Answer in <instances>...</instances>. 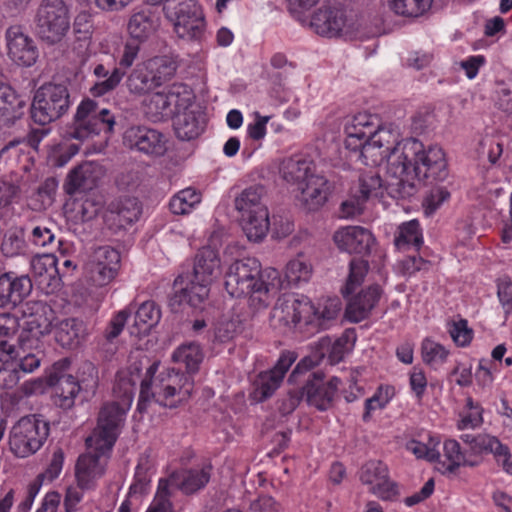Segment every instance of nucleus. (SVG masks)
<instances>
[{
  "mask_svg": "<svg viewBox=\"0 0 512 512\" xmlns=\"http://www.w3.org/2000/svg\"><path fill=\"white\" fill-rule=\"evenodd\" d=\"M391 171L403 181L409 180L417 192L416 180L444 181L448 175L444 151L438 146H429L416 138H406L396 144L391 158Z\"/></svg>",
  "mask_w": 512,
  "mask_h": 512,
  "instance_id": "1",
  "label": "nucleus"
},
{
  "mask_svg": "<svg viewBox=\"0 0 512 512\" xmlns=\"http://www.w3.org/2000/svg\"><path fill=\"white\" fill-rule=\"evenodd\" d=\"M71 361L62 358L56 361L47 375V383L53 388L54 403L64 410L75 405L80 391L94 390L97 387V370L91 362H85L79 368L78 376L67 373Z\"/></svg>",
  "mask_w": 512,
  "mask_h": 512,
  "instance_id": "2",
  "label": "nucleus"
},
{
  "mask_svg": "<svg viewBox=\"0 0 512 512\" xmlns=\"http://www.w3.org/2000/svg\"><path fill=\"white\" fill-rule=\"evenodd\" d=\"M146 6L156 8L163 4L165 17L173 23L179 38L200 41L205 34V18L196 0H143Z\"/></svg>",
  "mask_w": 512,
  "mask_h": 512,
  "instance_id": "3",
  "label": "nucleus"
},
{
  "mask_svg": "<svg viewBox=\"0 0 512 512\" xmlns=\"http://www.w3.org/2000/svg\"><path fill=\"white\" fill-rule=\"evenodd\" d=\"M71 104L67 83L55 81L43 83L33 94L29 107L30 119L44 127L66 115Z\"/></svg>",
  "mask_w": 512,
  "mask_h": 512,
  "instance_id": "4",
  "label": "nucleus"
},
{
  "mask_svg": "<svg viewBox=\"0 0 512 512\" xmlns=\"http://www.w3.org/2000/svg\"><path fill=\"white\" fill-rule=\"evenodd\" d=\"M115 114L107 108H101L90 98L83 99L76 108L71 124L67 127L66 136L80 142L104 132H114Z\"/></svg>",
  "mask_w": 512,
  "mask_h": 512,
  "instance_id": "5",
  "label": "nucleus"
},
{
  "mask_svg": "<svg viewBox=\"0 0 512 512\" xmlns=\"http://www.w3.org/2000/svg\"><path fill=\"white\" fill-rule=\"evenodd\" d=\"M388 134L380 127L377 132L370 136V140L366 142L360 157L366 165H381L387 163V179L385 189L389 196L394 199H407L413 196L414 188L409 180L403 181L397 173L391 171V158L396 151V145L393 148L384 146L382 134Z\"/></svg>",
  "mask_w": 512,
  "mask_h": 512,
  "instance_id": "6",
  "label": "nucleus"
},
{
  "mask_svg": "<svg viewBox=\"0 0 512 512\" xmlns=\"http://www.w3.org/2000/svg\"><path fill=\"white\" fill-rule=\"evenodd\" d=\"M34 34L48 45L61 42L70 29V16L63 0H42L33 17Z\"/></svg>",
  "mask_w": 512,
  "mask_h": 512,
  "instance_id": "7",
  "label": "nucleus"
},
{
  "mask_svg": "<svg viewBox=\"0 0 512 512\" xmlns=\"http://www.w3.org/2000/svg\"><path fill=\"white\" fill-rule=\"evenodd\" d=\"M50 426L41 415L20 418L12 427L9 436L11 451L17 457H27L37 452L49 436Z\"/></svg>",
  "mask_w": 512,
  "mask_h": 512,
  "instance_id": "8",
  "label": "nucleus"
},
{
  "mask_svg": "<svg viewBox=\"0 0 512 512\" xmlns=\"http://www.w3.org/2000/svg\"><path fill=\"white\" fill-rule=\"evenodd\" d=\"M324 377L325 375L321 371L310 373L306 379H303L304 385L299 391L289 392L288 405L285 410L287 412L295 410L304 396L309 405L320 411L328 410L332 406L340 380L337 377H332L325 383Z\"/></svg>",
  "mask_w": 512,
  "mask_h": 512,
  "instance_id": "9",
  "label": "nucleus"
},
{
  "mask_svg": "<svg viewBox=\"0 0 512 512\" xmlns=\"http://www.w3.org/2000/svg\"><path fill=\"white\" fill-rule=\"evenodd\" d=\"M261 276V264L256 258L246 257L234 261L225 275V288L232 297H249V305Z\"/></svg>",
  "mask_w": 512,
  "mask_h": 512,
  "instance_id": "10",
  "label": "nucleus"
},
{
  "mask_svg": "<svg viewBox=\"0 0 512 512\" xmlns=\"http://www.w3.org/2000/svg\"><path fill=\"white\" fill-rule=\"evenodd\" d=\"M127 410L117 402L105 403L99 411L93 435L86 439V445L94 441L102 451H111L120 435Z\"/></svg>",
  "mask_w": 512,
  "mask_h": 512,
  "instance_id": "11",
  "label": "nucleus"
},
{
  "mask_svg": "<svg viewBox=\"0 0 512 512\" xmlns=\"http://www.w3.org/2000/svg\"><path fill=\"white\" fill-rule=\"evenodd\" d=\"M123 143L129 149L149 156H161L166 151L164 135L158 130L144 125L131 126L126 129Z\"/></svg>",
  "mask_w": 512,
  "mask_h": 512,
  "instance_id": "12",
  "label": "nucleus"
},
{
  "mask_svg": "<svg viewBox=\"0 0 512 512\" xmlns=\"http://www.w3.org/2000/svg\"><path fill=\"white\" fill-rule=\"evenodd\" d=\"M8 57L17 65L33 66L38 59V48L34 40L24 32L21 25H12L5 32Z\"/></svg>",
  "mask_w": 512,
  "mask_h": 512,
  "instance_id": "13",
  "label": "nucleus"
},
{
  "mask_svg": "<svg viewBox=\"0 0 512 512\" xmlns=\"http://www.w3.org/2000/svg\"><path fill=\"white\" fill-rule=\"evenodd\" d=\"M104 175L100 164L93 161H85L75 166L67 174L63 190L67 195L73 196L93 190Z\"/></svg>",
  "mask_w": 512,
  "mask_h": 512,
  "instance_id": "14",
  "label": "nucleus"
},
{
  "mask_svg": "<svg viewBox=\"0 0 512 512\" xmlns=\"http://www.w3.org/2000/svg\"><path fill=\"white\" fill-rule=\"evenodd\" d=\"M379 128V119L376 115L367 112L358 113L345 125V147L351 151H361L366 142L370 140Z\"/></svg>",
  "mask_w": 512,
  "mask_h": 512,
  "instance_id": "15",
  "label": "nucleus"
},
{
  "mask_svg": "<svg viewBox=\"0 0 512 512\" xmlns=\"http://www.w3.org/2000/svg\"><path fill=\"white\" fill-rule=\"evenodd\" d=\"M142 213L140 202L134 197H124L109 204L105 223L114 233L125 230L135 223Z\"/></svg>",
  "mask_w": 512,
  "mask_h": 512,
  "instance_id": "16",
  "label": "nucleus"
},
{
  "mask_svg": "<svg viewBox=\"0 0 512 512\" xmlns=\"http://www.w3.org/2000/svg\"><path fill=\"white\" fill-rule=\"evenodd\" d=\"M333 240L340 250L362 256L371 252L372 245L375 242L372 233L360 226H347L336 231Z\"/></svg>",
  "mask_w": 512,
  "mask_h": 512,
  "instance_id": "17",
  "label": "nucleus"
},
{
  "mask_svg": "<svg viewBox=\"0 0 512 512\" xmlns=\"http://www.w3.org/2000/svg\"><path fill=\"white\" fill-rule=\"evenodd\" d=\"M160 23L161 18L157 8L142 6L130 16L127 30L130 38L146 42L158 30Z\"/></svg>",
  "mask_w": 512,
  "mask_h": 512,
  "instance_id": "18",
  "label": "nucleus"
},
{
  "mask_svg": "<svg viewBox=\"0 0 512 512\" xmlns=\"http://www.w3.org/2000/svg\"><path fill=\"white\" fill-rule=\"evenodd\" d=\"M346 24V15L342 7L322 6L311 17L310 26L319 35L336 37Z\"/></svg>",
  "mask_w": 512,
  "mask_h": 512,
  "instance_id": "19",
  "label": "nucleus"
},
{
  "mask_svg": "<svg viewBox=\"0 0 512 512\" xmlns=\"http://www.w3.org/2000/svg\"><path fill=\"white\" fill-rule=\"evenodd\" d=\"M27 103L10 85L0 81V123L5 127L14 126L26 113Z\"/></svg>",
  "mask_w": 512,
  "mask_h": 512,
  "instance_id": "20",
  "label": "nucleus"
},
{
  "mask_svg": "<svg viewBox=\"0 0 512 512\" xmlns=\"http://www.w3.org/2000/svg\"><path fill=\"white\" fill-rule=\"evenodd\" d=\"M383 290L378 284H373L362 289L351 297L346 306V318L353 323H358L370 315L382 296Z\"/></svg>",
  "mask_w": 512,
  "mask_h": 512,
  "instance_id": "21",
  "label": "nucleus"
},
{
  "mask_svg": "<svg viewBox=\"0 0 512 512\" xmlns=\"http://www.w3.org/2000/svg\"><path fill=\"white\" fill-rule=\"evenodd\" d=\"M297 202L307 211H315L325 204L330 191L328 180L321 175L310 176V180L297 189Z\"/></svg>",
  "mask_w": 512,
  "mask_h": 512,
  "instance_id": "22",
  "label": "nucleus"
},
{
  "mask_svg": "<svg viewBox=\"0 0 512 512\" xmlns=\"http://www.w3.org/2000/svg\"><path fill=\"white\" fill-rule=\"evenodd\" d=\"M460 439L466 445L470 459L483 453H492L496 460L500 462L501 455L508 454V446L502 444L498 438L489 434H462Z\"/></svg>",
  "mask_w": 512,
  "mask_h": 512,
  "instance_id": "23",
  "label": "nucleus"
},
{
  "mask_svg": "<svg viewBox=\"0 0 512 512\" xmlns=\"http://www.w3.org/2000/svg\"><path fill=\"white\" fill-rule=\"evenodd\" d=\"M20 350L16 344L0 343V387L4 389L14 388L21 377L17 367V359Z\"/></svg>",
  "mask_w": 512,
  "mask_h": 512,
  "instance_id": "24",
  "label": "nucleus"
},
{
  "mask_svg": "<svg viewBox=\"0 0 512 512\" xmlns=\"http://www.w3.org/2000/svg\"><path fill=\"white\" fill-rule=\"evenodd\" d=\"M220 274L221 261L218 252L211 247L199 249L194 259V279L212 283Z\"/></svg>",
  "mask_w": 512,
  "mask_h": 512,
  "instance_id": "25",
  "label": "nucleus"
},
{
  "mask_svg": "<svg viewBox=\"0 0 512 512\" xmlns=\"http://www.w3.org/2000/svg\"><path fill=\"white\" fill-rule=\"evenodd\" d=\"M181 384L179 387L168 384L160 391L150 390V399L153 398L157 403L165 407L174 408L179 402L187 400L192 393L193 380L190 375L182 374L179 377Z\"/></svg>",
  "mask_w": 512,
  "mask_h": 512,
  "instance_id": "26",
  "label": "nucleus"
},
{
  "mask_svg": "<svg viewBox=\"0 0 512 512\" xmlns=\"http://www.w3.org/2000/svg\"><path fill=\"white\" fill-rule=\"evenodd\" d=\"M32 281L28 275L5 272L0 266V299L10 296L13 301L22 302L32 291Z\"/></svg>",
  "mask_w": 512,
  "mask_h": 512,
  "instance_id": "27",
  "label": "nucleus"
},
{
  "mask_svg": "<svg viewBox=\"0 0 512 512\" xmlns=\"http://www.w3.org/2000/svg\"><path fill=\"white\" fill-rule=\"evenodd\" d=\"M281 287L282 281L277 269H261L258 288H256V292L253 295L252 307L257 310L267 307L271 300V294L277 293Z\"/></svg>",
  "mask_w": 512,
  "mask_h": 512,
  "instance_id": "28",
  "label": "nucleus"
},
{
  "mask_svg": "<svg viewBox=\"0 0 512 512\" xmlns=\"http://www.w3.org/2000/svg\"><path fill=\"white\" fill-rule=\"evenodd\" d=\"M93 75L98 79L89 89L94 97H101L114 91L125 75L120 67H114L110 70L102 63H96L92 69Z\"/></svg>",
  "mask_w": 512,
  "mask_h": 512,
  "instance_id": "29",
  "label": "nucleus"
},
{
  "mask_svg": "<svg viewBox=\"0 0 512 512\" xmlns=\"http://www.w3.org/2000/svg\"><path fill=\"white\" fill-rule=\"evenodd\" d=\"M315 165L312 160L292 157L285 160L280 168L283 179L296 186V190L310 180L314 173Z\"/></svg>",
  "mask_w": 512,
  "mask_h": 512,
  "instance_id": "30",
  "label": "nucleus"
},
{
  "mask_svg": "<svg viewBox=\"0 0 512 512\" xmlns=\"http://www.w3.org/2000/svg\"><path fill=\"white\" fill-rule=\"evenodd\" d=\"M205 129V119L202 113L184 111L174 120V130L178 139L190 141L196 139Z\"/></svg>",
  "mask_w": 512,
  "mask_h": 512,
  "instance_id": "31",
  "label": "nucleus"
},
{
  "mask_svg": "<svg viewBox=\"0 0 512 512\" xmlns=\"http://www.w3.org/2000/svg\"><path fill=\"white\" fill-rule=\"evenodd\" d=\"M212 474V465L205 464L179 472L178 489L185 495L194 494L206 487Z\"/></svg>",
  "mask_w": 512,
  "mask_h": 512,
  "instance_id": "32",
  "label": "nucleus"
},
{
  "mask_svg": "<svg viewBox=\"0 0 512 512\" xmlns=\"http://www.w3.org/2000/svg\"><path fill=\"white\" fill-rule=\"evenodd\" d=\"M0 251L5 258H16L29 254L26 231L22 226L7 229L0 242Z\"/></svg>",
  "mask_w": 512,
  "mask_h": 512,
  "instance_id": "33",
  "label": "nucleus"
},
{
  "mask_svg": "<svg viewBox=\"0 0 512 512\" xmlns=\"http://www.w3.org/2000/svg\"><path fill=\"white\" fill-rule=\"evenodd\" d=\"M211 283H203L194 279L190 280L187 287L182 288L180 292L175 293L170 299V306L175 304L187 303L189 306L198 308L209 295V285Z\"/></svg>",
  "mask_w": 512,
  "mask_h": 512,
  "instance_id": "34",
  "label": "nucleus"
},
{
  "mask_svg": "<svg viewBox=\"0 0 512 512\" xmlns=\"http://www.w3.org/2000/svg\"><path fill=\"white\" fill-rule=\"evenodd\" d=\"M240 222L248 240L260 242L267 235L270 226L268 209L242 216Z\"/></svg>",
  "mask_w": 512,
  "mask_h": 512,
  "instance_id": "35",
  "label": "nucleus"
},
{
  "mask_svg": "<svg viewBox=\"0 0 512 512\" xmlns=\"http://www.w3.org/2000/svg\"><path fill=\"white\" fill-rule=\"evenodd\" d=\"M265 195V188L262 185H252L244 189L239 196L235 198V208L241 217L251 213H258L262 209H267L262 202Z\"/></svg>",
  "mask_w": 512,
  "mask_h": 512,
  "instance_id": "36",
  "label": "nucleus"
},
{
  "mask_svg": "<svg viewBox=\"0 0 512 512\" xmlns=\"http://www.w3.org/2000/svg\"><path fill=\"white\" fill-rule=\"evenodd\" d=\"M45 322V318L42 319L41 317L37 318L33 316L25 322V326L17 338L19 350L25 353L26 350L39 346L40 338L46 332Z\"/></svg>",
  "mask_w": 512,
  "mask_h": 512,
  "instance_id": "37",
  "label": "nucleus"
},
{
  "mask_svg": "<svg viewBox=\"0 0 512 512\" xmlns=\"http://www.w3.org/2000/svg\"><path fill=\"white\" fill-rule=\"evenodd\" d=\"M444 456L448 461L446 465V471L448 473H455L461 466L475 467L478 465V461L470 459L468 451L462 448L460 443L455 439H448L443 444Z\"/></svg>",
  "mask_w": 512,
  "mask_h": 512,
  "instance_id": "38",
  "label": "nucleus"
},
{
  "mask_svg": "<svg viewBox=\"0 0 512 512\" xmlns=\"http://www.w3.org/2000/svg\"><path fill=\"white\" fill-rule=\"evenodd\" d=\"M83 322L75 319H65L60 322L56 331L57 342L65 348L77 347L84 336Z\"/></svg>",
  "mask_w": 512,
  "mask_h": 512,
  "instance_id": "39",
  "label": "nucleus"
},
{
  "mask_svg": "<svg viewBox=\"0 0 512 512\" xmlns=\"http://www.w3.org/2000/svg\"><path fill=\"white\" fill-rule=\"evenodd\" d=\"M395 246L400 250L414 249L416 252L423 244L420 224L417 220H410L399 226L398 235L394 240Z\"/></svg>",
  "mask_w": 512,
  "mask_h": 512,
  "instance_id": "40",
  "label": "nucleus"
},
{
  "mask_svg": "<svg viewBox=\"0 0 512 512\" xmlns=\"http://www.w3.org/2000/svg\"><path fill=\"white\" fill-rule=\"evenodd\" d=\"M128 90L133 94L142 95L158 88L146 63L137 65L126 81Z\"/></svg>",
  "mask_w": 512,
  "mask_h": 512,
  "instance_id": "41",
  "label": "nucleus"
},
{
  "mask_svg": "<svg viewBox=\"0 0 512 512\" xmlns=\"http://www.w3.org/2000/svg\"><path fill=\"white\" fill-rule=\"evenodd\" d=\"M160 319L161 311L154 301L143 302L135 312V326L142 333L150 331Z\"/></svg>",
  "mask_w": 512,
  "mask_h": 512,
  "instance_id": "42",
  "label": "nucleus"
},
{
  "mask_svg": "<svg viewBox=\"0 0 512 512\" xmlns=\"http://www.w3.org/2000/svg\"><path fill=\"white\" fill-rule=\"evenodd\" d=\"M172 359L176 363H183L188 373H194L203 360V353L198 344L190 343L176 349L172 354Z\"/></svg>",
  "mask_w": 512,
  "mask_h": 512,
  "instance_id": "43",
  "label": "nucleus"
},
{
  "mask_svg": "<svg viewBox=\"0 0 512 512\" xmlns=\"http://www.w3.org/2000/svg\"><path fill=\"white\" fill-rule=\"evenodd\" d=\"M312 275V266L301 257L290 260L285 269V280L289 286L307 283Z\"/></svg>",
  "mask_w": 512,
  "mask_h": 512,
  "instance_id": "44",
  "label": "nucleus"
},
{
  "mask_svg": "<svg viewBox=\"0 0 512 512\" xmlns=\"http://www.w3.org/2000/svg\"><path fill=\"white\" fill-rule=\"evenodd\" d=\"M317 309L308 298L296 299V326L309 334L317 333Z\"/></svg>",
  "mask_w": 512,
  "mask_h": 512,
  "instance_id": "45",
  "label": "nucleus"
},
{
  "mask_svg": "<svg viewBox=\"0 0 512 512\" xmlns=\"http://www.w3.org/2000/svg\"><path fill=\"white\" fill-rule=\"evenodd\" d=\"M145 63L158 87L170 80L177 69L176 63L165 56L154 57Z\"/></svg>",
  "mask_w": 512,
  "mask_h": 512,
  "instance_id": "46",
  "label": "nucleus"
},
{
  "mask_svg": "<svg viewBox=\"0 0 512 512\" xmlns=\"http://www.w3.org/2000/svg\"><path fill=\"white\" fill-rule=\"evenodd\" d=\"M201 201V194L194 188H186L174 195L170 202L169 208L173 214L183 215Z\"/></svg>",
  "mask_w": 512,
  "mask_h": 512,
  "instance_id": "47",
  "label": "nucleus"
},
{
  "mask_svg": "<svg viewBox=\"0 0 512 512\" xmlns=\"http://www.w3.org/2000/svg\"><path fill=\"white\" fill-rule=\"evenodd\" d=\"M146 113L154 121H160L174 115V109L171 108L165 91L156 92L148 98L146 101Z\"/></svg>",
  "mask_w": 512,
  "mask_h": 512,
  "instance_id": "48",
  "label": "nucleus"
},
{
  "mask_svg": "<svg viewBox=\"0 0 512 512\" xmlns=\"http://www.w3.org/2000/svg\"><path fill=\"white\" fill-rule=\"evenodd\" d=\"M433 0H388L389 7L397 15L404 17H419L423 15Z\"/></svg>",
  "mask_w": 512,
  "mask_h": 512,
  "instance_id": "49",
  "label": "nucleus"
},
{
  "mask_svg": "<svg viewBox=\"0 0 512 512\" xmlns=\"http://www.w3.org/2000/svg\"><path fill=\"white\" fill-rule=\"evenodd\" d=\"M368 268V261L362 258H354L350 261L349 275L345 287L342 289L344 297H347L348 295L352 294L356 287L361 285L368 272Z\"/></svg>",
  "mask_w": 512,
  "mask_h": 512,
  "instance_id": "50",
  "label": "nucleus"
},
{
  "mask_svg": "<svg viewBox=\"0 0 512 512\" xmlns=\"http://www.w3.org/2000/svg\"><path fill=\"white\" fill-rule=\"evenodd\" d=\"M174 114H181L180 111H188L187 107L192 102V92L186 84H173L165 91Z\"/></svg>",
  "mask_w": 512,
  "mask_h": 512,
  "instance_id": "51",
  "label": "nucleus"
},
{
  "mask_svg": "<svg viewBox=\"0 0 512 512\" xmlns=\"http://www.w3.org/2000/svg\"><path fill=\"white\" fill-rule=\"evenodd\" d=\"M383 181L378 173L368 171L363 173L359 178V189L356 192L359 197L366 202L369 197L379 195Z\"/></svg>",
  "mask_w": 512,
  "mask_h": 512,
  "instance_id": "52",
  "label": "nucleus"
},
{
  "mask_svg": "<svg viewBox=\"0 0 512 512\" xmlns=\"http://www.w3.org/2000/svg\"><path fill=\"white\" fill-rule=\"evenodd\" d=\"M87 446L88 448L94 449V452L81 455L77 460L76 466L79 467V469L87 470V472L100 477L103 474V469L99 464V460L110 451H102L97 447V442L94 441H92L91 445Z\"/></svg>",
  "mask_w": 512,
  "mask_h": 512,
  "instance_id": "53",
  "label": "nucleus"
},
{
  "mask_svg": "<svg viewBox=\"0 0 512 512\" xmlns=\"http://www.w3.org/2000/svg\"><path fill=\"white\" fill-rule=\"evenodd\" d=\"M421 354L426 364L437 365L446 361L449 352L443 345L426 338L422 342Z\"/></svg>",
  "mask_w": 512,
  "mask_h": 512,
  "instance_id": "54",
  "label": "nucleus"
},
{
  "mask_svg": "<svg viewBox=\"0 0 512 512\" xmlns=\"http://www.w3.org/2000/svg\"><path fill=\"white\" fill-rule=\"evenodd\" d=\"M387 466L379 460H370L360 470V480L363 484L374 485L387 476Z\"/></svg>",
  "mask_w": 512,
  "mask_h": 512,
  "instance_id": "55",
  "label": "nucleus"
},
{
  "mask_svg": "<svg viewBox=\"0 0 512 512\" xmlns=\"http://www.w3.org/2000/svg\"><path fill=\"white\" fill-rule=\"evenodd\" d=\"M272 318L286 326L296 327V299L279 300L272 311Z\"/></svg>",
  "mask_w": 512,
  "mask_h": 512,
  "instance_id": "56",
  "label": "nucleus"
},
{
  "mask_svg": "<svg viewBox=\"0 0 512 512\" xmlns=\"http://www.w3.org/2000/svg\"><path fill=\"white\" fill-rule=\"evenodd\" d=\"M91 262L97 263L101 266L111 267V270L118 272L121 263V256L116 249L110 246H102L94 252L93 260Z\"/></svg>",
  "mask_w": 512,
  "mask_h": 512,
  "instance_id": "57",
  "label": "nucleus"
},
{
  "mask_svg": "<svg viewBox=\"0 0 512 512\" xmlns=\"http://www.w3.org/2000/svg\"><path fill=\"white\" fill-rule=\"evenodd\" d=\"M450 198V192L444 186H434L423 200V207L427 215L433 214Z\"/></svg>",
  "mask_w": 512,
  "mask_h": 512,
  "instance_id": "58",
  "label": "nucleus"
},
{
  "mask_svg": "<svg viewBox=\"0 0 512 512\" xmlns=\"http://www.w3.org/2000/svg\"><path fill=\"white\" fill-rule=\"evenodd\" d=\"M20 323L19 318L10 313H0V343L2 341L7 344H13L12 340L19 331Z\"/></svg>",
  "mask_w": 512,
  "mask_h": 512,
  "instance_id": "59",
  "label": "nucleus"
},
{
  "mask_svg": "<svg viewBox=\"0 0 512 512\" xmlns=\"http://www.w3.org/2000/svg\"><path fill=\"white\" fill-rule=\"evenodd\" d=\"M340 310L341 303L338 299L331 300L324 306L322 311L317 309V317H314V321L317 322V332L328 329L331 323L338 317Z\"/></svg>",
  "mask_w": 512,
  "mask_h": 512,
  "instance_id": "60",
  "label": "nucleus"
},
{
  "mask_svg": "<svg viewBox=\"0 0 512 512\" xmlns=\"http://www.w3.org/2000/svg\"><path fill=\"white\" fill-rule=\"evenodd\" d=\"M57 258L51 254H44L42 256H35L31 260V269L36 276L42 277L48 275L52 277L53 273H58L56 267Z\"/></svg>",
  "mask_w": 512,
  "mask_h": 512,
  "instance_id": "61",
  "label": "nucleus"
},
{
  "mask_svg": "<svg viewBox=\"0 0 512 512\" xmlns=\"http://www.w3.org/2000/svg\"><path fill=\"white\" fill-rule=\"evenodd\" d=\"M283 378L269 370L259 375L257 391L261 395V400H265L279 388Z\"/></svg>",
  "mask_w": 512,
  "mask_h": 512,
  "instance_id": "62",
  "label": "nucleus"
},
{
  "mask_svg": "<svg viewBox=\"0 0 512 512\" xmlns=\"http://www.w3.org/2000/svg\"><path fill=\"white\" fill-rule=\"evenodd\" d=\"M118 272L111 270V267H105L91 262L89 266V280L97 287H103L110 284Z\"/></svg>",
  "mask_w": 512,
  "mask_h": 512,
  "instance_id": "63",
  "label": "nucleus"
},
{
  "mask_svg": "<svg viewBox=\"0 0 512 512\" xmlns=\"http://www.w3.org/2000/svg\"><path fill=\"white\" fill-rule=\"evenodd\" d=\"M497 297L507 319L512 314V282L508 277L497 280Z\"/></svg>",
  "mask_w": 512,
  "mask_h": 512,
  "instance_id": "64",
  "label": "nucleus"
}]
</instances>
